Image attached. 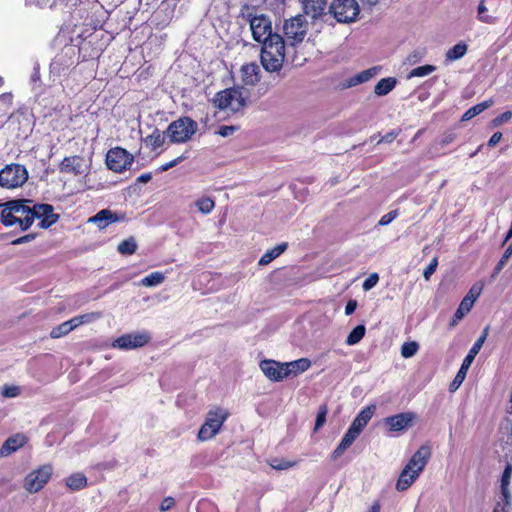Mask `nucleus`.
Wrapping results in <instances>:
<instances>
[{
	"mask_svg": "<svg viewBox=\"0 0 512 512\" xmlns=\"http://www.w3.org/2000/svg\"><path fill=\"white\" fill-rule=\"evenodd\" d=\"M86 169L87 165L85 160L79 155L65 157L59 165V171L61 173H70L75 176L83 174Z\"/></svg>",
	"mask_w": 512,
	"mask_h": 512,
	"instance_id": "obj_20",
	"label": "nucleus"
},
{
	"mask_svg": "<svg viewBox=\"0 0 512 512\" xmlns=\"http://www.w3.org/2000/svg\"><path fill=\"white\" fill-rule=\"evenodd\" d=\"M366 328L364 325H357L347 336L346 344L355 345L364 337Z\"/></svg>",
	"mask_w": 512,
	"mask_h": 512,
	"instance_id": "obj_32",
	"label": "nucleus"
},
{
	"mask_svg": "<svg viewBox=\"0 0 512 512\" xmlns=\"http://www.w3.org/2000/svg\"><path fill=\"white\" fill-rule=\"evenodd\" d=\"M66 485L73 491H79L87 486V478L83 473H74L66 478Z\"/></svg>",
	"mask_w": 512,
	"mask_h": 512,
	"instance_id": "obj_28",
	"label": "nucleus"
},
{
	"mask_svg": "<svg viewBox=\"0 0 512 512\" xmlns=\"http://www.w3.org/2000/svg\"><path fill=\"white\" fill-rule=\"evenodd\" d=\"M165 280V275L162 272L156 271L152 272L149 275L145 276L141 279L140 283L145 287H154L163 283Z\"/></svg>",
	"mask_w": 512,
	"mask_h": 512,
	"instance_id": "obj_31",
	"label": "nucleus"
},
{
	"mask_svg": "<svg viewBox=\"0 0 512 512\" xmlns=\"http://www.w3.org/2000/svg\"><path fill=\"white\" fill-rule=\"evenodd\" d=\"M398 136V132L396 131H391V132H388L387 134H385L384 136H382L379 140H378V144L379 143H391L393 142L396 137Z\"/></svg>",
	"mask_w": 512,
	"mask_h": 512,
	"instance_id": "obj_58",
	"label": "nucleus"
},
{
	"mask_svg": "<svg viewBox=\"0 0 512 512\" xmlns=\"http://www.w3.org/2000/svg\"><path fill=\"white\" fill-rule=\"evenodd\" d=\"M310 366L311 362L307 358H300L295 361L284 363L285 372H287V377H289L290 375L296 376L300 373H303L306 370H308Z\"/></svg>",
	"mask_w": 512,
	"mask_h": 512,
	"instance_id": "obj_26",
	"label": "nucleus"
},
{
	"mask_svg": "<svg viewBox=\"0 0 512 512\" xmlns=\"http://www.w3.org/2000/svg\"><path fill=\"white\" fill-rule=\"evenodd\" d=\"M419 349V344L415 341L405 342L401 347V355L404 358L413 357Z\"/></svg>",
	"mask_w": 512,
	"mask_h": 512,
	"instance_id": "obj_41",
	"label": "nucleus"
},
{
	"mask_svg": "<svg viewBox=\"0 0 512 512\" xmlns=\"http://www.w3.org/2000/svg\"><path fill=\"white\" fill-rule=\"evenodd\" d=\"M151 337L147 332H135L121 335L116 338L112 347L120 350H132L145 346Z\"/></svg>",
	"mask_w": 512,
	"mask_h": 512,
	"instance_id": "obj_14",
	"label": "nucleus"
},
{
	"mask_svg": "<svg viewBox=\"0 0 512 512\" xmlns=\"http://www.w3.org/2000/svg\"><path fill=\"white\" fill-rule=\"evenodd\" d=\"M198 124L189 117L173 121L167 128V135L173 143L188 141L197 131Z\"/></svg>",
	"mask_w": 512,
	"mask_h": 512,
	"instance_id": "obj_7",
	"label": "nucleus"
},
{
	"mask_svg": "<svg viewBox=\"0 0 512 512\" xmlns=\"http://www.w3.org/2000/svg\"><path fill=\"white\" fill-rule=\"evenodd\" d=\"M145 142L152 146L153 149L159 148L164 143V136L158 129H155L152 134L146 137Z\"/></svg>",
	"mask_w": 512,
	"mask_h": 512,
	"instance_id": "obj_38",
	"label": "nucleus"
},
{
	"mask_svg": "<svg viewBox=\"0 0 512 512\" xmlns=\"http://www.w3.org/2000/svg\"><path fill=\"white\" fill-rule=\"evenodd\" d=\"M396 79L393 77L382 78L375 86L374 92L378 96H385L394 89Z\"/></svg>",
	"mask_w": 512,
	"mask_h": 512,
	"instance_id": "obj_29",
	"label": "nucleus"
},
{
	"mask_svg": "<svg viewBox=\"0 0 512 512\" xmlns=\"http://www.w3.org/2000/svg\"><path fill=\"white\" fill-rule=\"evenodd\" d=\"M512 255V243L506 248V250L504 251L501 259L499 260V262L497 263V265L495 266L494 270H493V273L491 275V278L492 279H495L498 274L501 272V270L504 268V266L507 264L509 258L511 257Z\"/></svg>",
	"mask_w": 512,
	"mask_h": 512,
	"instance_id": "obj_34",
	"label": "nucleus"
},
{
	"mask_svg": "<svg viewBox=\"0 0 512 512\" xmlns=\"http://www.w3.org/2000/svg\"><path fill=\"white\" fill-rule=\"evenodd\" d=\"M502 138V133L501 132H495L489 139L488 141V146L489 147H494L495 145H497L500 140Z\"/></svg>",
	"mask_w": 512,
	"mask_h": 512,
	"instance_id": "obj_60",
	"label": "nucleus"
},
{
	"mask_svg": "<svg viewBox=\"0 0 512 512\" xmlns=\"http://www.w3.org/2000/svg\"><path fill=\"white\" fill-rule=\"evenodd\" d=\"M259 366L264 375L271 381L278 382L287 378V372H285L284 363L266 359L262 360Z\"/></svg>",
	"mask_w": 512,
	"mask_h": 512,
	"instance_id": "obj_18",
	"label": "nucleus"
},
{
	"mask_svg": "<svg viewBox=\"0 0 512 512\" xmlns=\"http://www.w3.org/2000/svg\"><path fill=\"white\" fill-rule=\"evenodd\" d=\"M482 289V283H476L471 287L467 295L462 299L458 309L454 314V319L451 323L452 326L455 325L458 320L462 319L465 314L471 310L475 300L480 296Z\"/></svg>",
	"mask_w": 512,
	"mask_h": 512,
	"instance_id": "obj_15",
	"label": "nucleus"
},
{
	"mask_svg": "<svg viewBox=\"0 0 512 512\" xmlns=\"http://www.w3.org/2000/svg\"><path fill=\"white\" fill-rule=\"evenodd\" d=\"M303 15L311 19V24L319 26L329 21L327 0H302Z\"/></svg>",
	"mask_w": 512,
	"mask_h": 512,
	"instance_id": "obj_10",
	"label": "nucleus"
},
{
	"mask_svg": "<svg viewBox=\"0 0 512 512\" xmlns=\"http://www.w3.org/2000/svg\"><path fill=\"white\" fill-rule=\"evenodd\" d=\"M227 419V414L223 413L221 409L209 411L204 424L198 432V439L200 441H207L213 438L222 427Z\"/></svg>",
	"mask_w": 512,
	"mask_h": 512,
	"instance_id": "obj_11",
	"label": "nucleus"
},
{
	"mask_svg": "<svg viewBox=\"0 0 512 512\" xmlns=\"http://www.w3.org/2000/svg\"><path fill=\"white\" fill-rule=\"evenodd\" d=\"M512 118V112L506 111L502 113L501 115L497 116L495 119H493L492 123L495 127L508 122Z\"/></svg>",
	"mask_w": 512,
	"mask_h": 512,
	"instance_id": "obj_53",
	"label": "nucleus"
},
{
	"mask_svg": "<svg viewBox=\"0 0 512 512\" xmlns=\"http://www.w3.org/2000/svg\"><path fill=\"white\" fill-rule=\"evenodd\" d=\"M243 88H228L216 93L213 101L221 110L238 112L246 106V96Z\"/></svg>",
	"mask_w": 512,
	"mask_h": 512,
	"instance_id": "obj_5",
	"label": "nucleus"
},
{
	"mask_svg": "<svg viewBox=\"0 0 512 512\" xmlns=\"http://www.w3.org/2000/svg\"><path fill=\"white\" fill-rule=\"evenodd\" d=\"M31 200H12L4 204L1 221L5 226L19 223L21 230H28L33 224Z\"/></svg>",
	"mask_w": 512,
	"mask_h": 512,
	"instance_id": "obj_3",
	"label": "nucleus"
},
{
	"mask_svg": "<svg viewBox=\"0 0 512 512\" xmlns=\"http://www.w3.org/2000/svg\"><path fill=\"white\" fill-rule=\"evenodd\" d=\"M238 18L248 23L252 38L262 45L260 60L268 72H278L284 62V39L273 31L272 19L257 6L244 3L240 7Z\"/></svg>",
	"mask_w": 512,
	"mask_h": 512,
	"instance_id": "obj_1",
	"label": "nucleus"
},
{
	"mask_svg": "<svg viewBox=\"0 0 512 512\" xmlns=\"http://www.w3.org/2000/svg\"><path fill=\"white\" fill-rule=\"evenodd\" d=\"M184 159H186V156H185V155H181V156H179V157H177V158H175V159L171 160L170 162H167V163H165V164L161 165V166L159 167V169H158V170H159L160 172L167 171V170H169V169H171V168L175 167L176 165H178V164H179L180 162H182Z\"/></svg>",
	"mask_w": 512,
	"mask_h": 512,
	"instance_id": "obj_51",
	"label": "nucleus"
},
{
	"mask_svg": "<svg viewBox=\"0 0 512 512\" xmlns=\"http://www.w3.org/2000/svg\"><path fill=\"white\" fill-rule=\"evenodd\" d=\"M436 70V67L433 65H424L419 66L411 70V72L408 74V79L412 77H424L426 75H429L430 73L434 72Z\"/></svg>",
	"mask_w": 512,
	"mask_h": 512,
	"instance_id": "obj_40",
	"label": "nucleus"
},
{
	"mask_svg": "<svg viewBox=\"0 0 512 512\" xmlns=\"http://www.w3.org/2000/svg\"><path fill=\"white\" fill-rule=\"evenodd\" d=\"M175 505V501L172 497H166L160 505V510L162 512H166L170 510Z\"/></svg>",
	"mask_w": 512,
	"mask_h": 512,
	"instance_id": "obj_57",
	"label": "nucleus"
},
{
	"mask_svg": "<svg viewBox=\"0 0 512 512\" xmlns=\"http://www.w3.org/2000/svg\"><path fill=\"white\" fill-rule=\"evenodd\" d=\"M71 331L72 330L70 324H68V322L65 321L51 330L50 337L53 339H58L67 335Z\"/></svg>",
	"mask_w": 512,
	"mask_h": 512,
	"instance_id": "obj_39",
	"label": "nucleus"
},
{
	"mask_svg": "<svg viewBox=\"0 0 512 512\" xmlns=\"http://www.w3.org/2000/svg\"><path fill=\"white\" fill-rule=\"evenodd\" d=\"M399 215V210L398 209H395V210H392L390 212H388L387 214L383 215L381 217V219L379 220V225L380 226H386L388 224H390L394 219H396Z\"/></svg>",
	"mask_w": 512,
	"mask_h": 512,
	"instance_id": "obj_46",
	"label": "nucleus"
},
{
	"mask_svg": "<svg viewBox=\"0 0 512 512\" xmlns=\"http://www.w3.org/2000/svg\"><path fill=\"white\" fill-rule=\"evenodd\" d=\"M133 160V155L121 147L110 149L106 154V165L108 169L117 173H121L129 168Z\"/></svg>",
	"mask_w": 512,
	"mask_h": 512,
	"instance_id": "obj_12",
	"label": "nucleus"
},
{
	"mask_svg": "<svg viewBox=\"0 0 512 512\" xmlns=\"http://www.w3.org/2000/svg\"><path fill=\"white\" fill-rule=\"evenodd\" d=\"M195 204L203 214H209L215 207V202L210 197H202Z\"/></svg>",
	"mask_w": 512,
	"mask_h": 512,
	"instance_id": "obj_37",
	"label": "nucleus"
},
{
	"mask_svg": "<svg viewBox=\"0 0 512 512\" xmlns=\"http://www.w3.org/2000/svg\"><path fill=\"white\" fill-rule=\"evenodd\" d=\"M136 249H137V244H136L135 239L132 237L122 241L118 245V251H119V253H121L123 255H131V254L135 253Z\"/></svg>",
	"mask_w": 512,
	"mask_h": 512,
	"instance_id": "obj_35",
	"label": "nucleus"
},
{
	"mask_svg": "<svg viewBox=\"0 0 512 512\" xmlns=\"http://www.w3.org/2000/svg\"><path fill=\"white\" fill-rule=\"evenodd\" d=\"M437 266H438V258L434 257L430 261L429 265L424 269L423 276H424L425 280L428 281L430 279L432 274L436 271Z\"/></svg>",
	"mask_w": 512,
	"mask_h": 512,
	"instance_id": "obj_48",
	"label": "nucleus"
},
{
	"mask_svg": "<svg viewBox=\"0 0 512 512\" xmlns=\"http://www.w3.org/2000/svg\"><path fill=\"white\" fill-rule=\"evenodd\" d=\"M242 80L246 85H255L260 81V68L256 63L243 65L241 68Z\"/></svg>",
	"mask_w": 512,
	"mask_h": 512,
	"instance_id": "obj_25",
	"label": "nucleus"
},
{
	"mask_svg": "<svg viewBox=\"0 0 512 512\" xmlns=\"http://www.w3.org/2000/svg\"><path fill=\"white\" fill-rule=\"evenodd\" d=\"M512 477V465L507 464L501 478V501L500 512H511V493L509 491V485Z\"/></svg>",
	"mask_w": 512,
	"mask_h": 512,
	"instance_id": "obj_17",
	"label": "nucleus"
},
{
	"mask_svg": "<svg viewBox=\"0 0 512 512\" xmlns=\"http://www.w3.org/2000/svg\"><path fill=\"white\" fill-rule=\"evenodd\" d=\"M51 475V465H43L25 477L24 487L29 493H36L45 486V484L51 478Z\"/></svg>",
	"mask_w": 512,
	"mask_h": 512,
	"instance_id": "obj_13",
	"label": "nucleus"
},
{
	"mask_svg": "<svg viewBox=\"0 0 512 512\" xmlns=\"http://www.w3.org/2000/svg\"><path fill=\"white\" fill-rule=\"evenodd\" d=\"M28 179V171L21 164H9L0 170V186L6 189L21 187Z\"/></svg>",
	"mask_w": 512,
	"mask_h": 512,
	"instance_id": "obj_8",
	"label": "nucleus"
},
{
	"mask_svg": "<svg viewBox=\"0 0 512 512\" xmlns=\"http://www.w3.org/2000/svg\"><path fill=\"white\" fill-rule=\"evenodd\" d=\"M288 247V244L283 242L276 245L274 248L267 250L260 258L258 264L261 266L267 265L280 256Z\"/></svg>",
	"mask_w": 512,
	"mask_h": 512,
	"instance_id": "obj_27",
	"label": "nucleus"
},
{
	"mask_svg": "<svg viewBox=\"0 0 512 512\" xmlns=\"http://www.w3.org/2000/svg\"><path fill=\"white\" fill-rule=\"evenodd\" d=\"M379 281V275L377 273L370 274L362 284L364 291L371 290Z\"/></svg>",
	"mask_w": 512,
	"mask_h": 512,
	"instance_id": "obj_43",
	"label": "nucleus"
},
{
	"mask_svg": "<svg viewBox=\"0 0 512 512\" xmlns=\"http://www.w3.org/2000/svg\"><path fill=\"white\" fill-rule=\"evenodd\" d=\"M431 450L428 446H421L410 458L403 468L396 483L398 491L407 490L420 476L424 470L429 458Z\"/></svg>",
	"mask_w": 512,
	"mask_h": 512,
	"instance_id": "obj_2",
	"label": "nucleus"
},
{
	"mask_svg": "<svg viewBox=\"0 0 512 512\" xmlns=\"http://www.w3.org/2000/svg\"><path fill=\"white\" fill-rule=\"evenodd\" d=\"M61 60H62L61 57H56L52 60V62L50 64V72L51 73L60 74L61 66H62Z\"/></svg>",
	"mask_w": 512,
	"mask_h": 512,
	"instance_id": "obj_54",
	"label": "nucleus"
},
{
	"mask_svg": "<svg viewBox=\"0 0 512 512\" xmlns=\"http://www.w3.org/2000/svg\"><path fill=\"white\" fill-rule=\"evenodd\" d=\"M152 178V175L151 173H144V174H141L138 178H137V182L139 183H147L151 180Z\"/></svg>",
	"mask_w": 512,
	"mask_h": 512,
	"instance_id": "obj_63",
	"label": "nucleus"
},
{
	"mask_svg": "<svg viewBox=\"0 0 512 512\" xmlns=\"http://www.w3.org/2000/svg\"><path fill=\"white\" fill-rule=\"evenodd\" d=\"M376 410V406L374 404L369 405L362 409L353 422L351 423L350 427L355 428L358 432H362V430L365 428V426L368 424V422L371 420L372 416L374 415Z\"/></svg>",
	"mask_w": 512,
	"mask_h": 512,
	"instance_id": "obj_24",
	"label": "nucleus"
},
{
	"mask_svg": "<svg viewBox=\"0 0 512 512\" xmlns=\"http://www.w3.org/2000/svg\"><path fill=\"white\" fill-rule=\"evenodd\" d=\"M492 105H493V100H491V99L481 102L479 104H476L475 106L469 108L463 114L461 120L468 121V120L474 118L475 116L479 115L480 113H482L484 110H486L487 108H489Z\"/></svg>",
	"mask_w": 512,
	"mask_h": 512,
	"instance_id": "obj_30",
	"label": "nucleus"
},
{
	"mask_svg": "<svg viewBox=\"0 0 512 512\" xmlns=\"http://www.w3.org/2000/svg\"><path fill=\"white\" fill-rule=\"evenodd\" d=\"M359 5L356 0H333L329 5V19L333 16L339 23H350L357 19Z\"/></svg>",
	"mask_w": 512,
	"mask_h": 512,
	"instance_id": "obj_6",
	"label": "nucleus"
},
{
	"mask_svg": "<svg viewBox=\"0 0 512 512\" xmlns=\"http://www.w3.org/2000/svg\"><path fill=\"white\" fill-rule=\"evenodd\" d=\"M356 307H357V302L355 300L348 301L345 306V314L351 315L352 313H354Z\"/></svg>",
	"mask_w": 512,
	"mask_h": 512,
	"instance_id": "obj_61",
	"label": "nucleus"
},
{
	"mask_svg": "<svg viewBox=\"0 0 512 512\" xmlns=\"http://www.w3.org/2000/svg\"><path fill=\"white\" fill-rule=\"evenodd\" d=\"M25 437L22 434H15L3 443L0 448V457H7L25 444Z\"/></svg>",
	"mask_w": 512,
	"mask_h": 512,
	"instance_id": "obj_23",
	"label": "nucleus"
},
{
	"mask_svg": "<svg viewBox=\"0 0 512 512\" xmlns=\"http://www.w3.org/2000/svg\"><path fill=\"white\" fill-rule=\"evenodd\" d=\"M295 465V462L287 461L284 459L274 458L270 461V466L275 470H286Z\"/></svg>",
	"mask_w": 512,
	"mask_h": 512,
	"instance_id": "obj_42",
	"label": "nucleus"
},
{
	"mask_svg": "<svg viewBox=\"0 0 512 512\" xmlns=\"http://www.w3.org/2000/svg\"><path fill=\"white\" fill-rule=\"evenodd\" d=\"M33 221L41 219L40 227L48 228L58 221L59 216L54 213V208L50 204H34L32 206Z\"/></svg>",
	"mask_w": 512,
	"mask_h": 512,
	"instance_id": "obj_16",
	"label": "nucleus"
},
{
	"mask_svg": "<svg viewBox=\"0 0 512 512\" xmlns=\"http://www.w3.org/2000/svg\"><path fill=\"white\" fill-rule=\"evenodd\" d=\"M326 415H327V407L325 405L321 406L319 408L316 421H315V430H318L320 427H322L326 421Z\"/></svg>",
	"mask_w": 512,
	"mask_h": 512,
	"instance_id": "obj_47",
	"label": "nucleus"
},
{
	"mask_svg": "<svg viewBox=\"0 0 512 512\" xmlns=\"http://www.w3.org/2000/svg\"><path fill=\"white\" fill-rule=\"evenodd\" d=\"M284 47L290 45L292 47L302 43L308 32V22L304 15L298 14L289 19L284 20L282 26Z\"/></svg>",
	"mask_w": 512,
	"mask_h": 512,
	"instance_id": "obj_4",
	"label": "nucleus"
},
{
	"mask_svg": "<svg viewBox=\"0 0 512 512\" xmlns=\"http://www.w3.org/2000/svg\"><path fill=\"white\" fill-rule=\"evenodd\" d=\"M424 49H416L407 57V62L411 65L418 63L425 56Z\"/></svg>",
	"mask_w": 512,
	"mask_h": 512,
	"instance_id": "obj_45",
	"label": "nucleus"
},
{
	"mask_svg": "<svg viewBox=\"0 0 512 512\" xmlns=\"http://www.w3.org/2000/svg\"><path fill=\"white\" fill-rule=\"evenodd\" d=\"M360 434L361 433L358 432L355 428L349 427L340 443L333 451L332 459L336 460L338 457H340L353 444V442L359 437Z\"/></svg>",
	"mask_w": 512,
	"mask_h": 512,
	"instance_id": "obj_22",
	"label": "nucleus"
},
{
	"mask_svg": "<svg viewBox=\"0 0 512 512\" xmlns=\"http://www.w3.org/2000/svg\"><path fill=\"white\" fill-rule=\"evenodd\" d=\"M488 332H489V327H486L483 330L482 335L475 341V343L469 350L468 354L464 358L459 371L457 372L455 378L453 379V381L451 382V384L449 386V389L451 392L456 391L460 387V385L463 383V381L466 377L467 370L469 369V367L472 364L476 355L481 350V348L487 338Z\"/></svg>",
	"mask_w": 512,
	"mask_h": 512,
	"instance_id": "obj_9",
	"label": "nucleus"
},
{
	"mask_svg": "<svg viewBox=\"0 0 512 512\" xmlns=\"http://www.w3.org/2000/svg\"><path fill=\"white\" fill-rule=\"evenodd\" d=\"M415 418L412 412H403L393 416L386 417L384 423L390 431L399 432L409 428Z\"/></svg>",
	"mask_w": 512,
	"mask_h": 512,
	"instance_id": "obj_19",
	"label": "nucleus"
},
{
	"mask_svg": "<svg viewBox=\"0 0 512 512\" xmlns=\"http://www.w3.org/2000/svg\"><path fill=\"white\" fill-rule=\"evenodd\" d=\"M78 316L81 319V323L85 324V323H90V322L98 319L100 317V314L93 312V313H87V314L78 315Z\"/></svg>",
	"mask_w": 512,
	"mask_h": 512,
	"instance_id": "obj_56",
	"label": "nucleus"
},
{
	"mask_svg": "<svg viewBox=\"0 0 512 512\" xmlns=\"http://www.w3.org/2000/svg\"><path fill=\"white\" fill-rule=\"evenodd\" d=\"M235 131V126H221L217 131V134H219L222 137H228L231 136Z\"/></svg>",
	"mask_w": 512,
	"mask_h": 512,
	"instance_id": "obj_55",
	"label": "nucleus"
},
{
	"mask_svg": "<svg viewBox=\"0 0 512 512\" xmlns=\"http://www.w3.org/2000/svg\"><path fill=\"white\" fill-rule=\"evenodd\" d=\"M34 238H35L34 234H27V235H24L22 237H19V238L13 240L11 242V244L12 245H20V244H23V243L30 242V241L34 240Z\"/></svg>",
	"mask_w": 512,
	"mask_h": 512,
	"instance_id": "obj_59",
	"label": "nucleus"
},
{
	"mask_svg": "<svg viewBox=\"0 0 512 512\" xmlns=\"http://www.w3.org/2000/svg\"><path fill=\"white\" fill-rule=\"evenodd\" d=\"M381 70L380 66H374L364 71H361V75L364 77V80L369 81L373 77H375Z\"/></svg>",
	"mask_w": 512,
	"mask_h": 512,
	"instance_id": "obj_52",
	"label": "nucleus"
},
{
	"mask_svg": "<svg viewBox=\"0 0 512 512\" xmlns=\"http://www.w3.org/2000/svg\"><path fill=\"white\" fill-rule=\"evenodd\" d=\"M487 7L485 5V0H481L477 7V19L483 23L492 24L495 21V18L491 15L487 14Z\"/></svg>",
	"mask_w": 512,
	"mask_h": 512,
	"instance_id": "obj_36",
	"label": "nucleus"
},
{
	"mask_svg": "<svg viewBox=\"0 0 512 512\" xmlns=\"http://www.w3.org/2000/svg\"><path fill=\"white\" fill-rule=\"evenodd\" d=\"M466 52L467 45L464 43H458L447 51L446 57L448 60H458L462 58Z\"/></svg>",
	"mask_w": 512,
	"mask_h": 512,
	"instance_id": "obj_33",
	"label": "nucleus"
},
{
	"mask_svg": "<svg viewBox=\"0 0 512 512\" xmlns=\"http://www.w3.org/2000/svg\"><path fill=\"white\" fill-rule=\"evenodd\" d=\"M67 322H68V324H70L71 330H74L78 326L82 325L81 319L79 318V316H75V317L71 318L70 320H68Z\"/></svg>",
	"mask_w": 512,
	"mask_h": 512,
	"instance_id": "obj_62",
	"label": "nucleus"
},
{
	"mask_svg": "<svg viewBox=\"0 0 512 512\" xmlns=\"http://www.w3.org/2000/svg\"><path fill=\"white\" fill-rule=\"evenodd\" d=\"M30 81L34 88L41 86V79H40V66L38 63L34 64L33 67V73L31 75Z\"/></svg>",
	"mask_w": 512,
	"mask_h": 512,
	"instance_id": "obj_50",
	"label": "nucleus"
},
{
	"mask_svg": "<svg viewBox=\"0 0 512 512\" xmlns=\"http://www.w3.org/2000/svg\"><path fill=\"white\" fill-rule=\"evenodd\" d=\"M123 218L124 216H120L109 209H102L90 217L88 222L96 224L99 229H105L110 224L118 222Z\"/></svg>",
	"mask_w": 512,
	"mask_h": 512,
	"instance_id": "obj_21",
	"label": "nucleus"
},
{
	"mask_svg": "<svg viewBox=\"0 0 512 512\" xmlns=\"http://www.w3.org/2000/svg\"><path fill=\"white\" fill-rule=\"evenodd\" d=\"M20 394V387L16 385H6L2 389V395L6 398H14Z\"/></svg>",
	"mask_w": 512,
	"mask_h": 512,
	"instance_id": "obj_44",
	"label": "nucleus"
},
{
	"mask_svg": "<svg viewBox=\"0 0 512 512\" xmlns=\"http://www.w3.org/2000/svg\"><path fill=\"white\" fill-rule=\"evenodd\" d=\"M367 82L366 80H364V77L361 75V73H358L352 77H350L346 83L344 84V87L345 88H350V87H354L356 85H359V84H362V83H365Z\"/></svg>",
	"mask_w": 512,
	"mask_h": 512,
	"instance_id": "obj_49",
	"label": "nucleus"
},
{
	"mask_svg": "<svg viewBox=\"0 0 512 512\" xmlns=\"http://www.w3.org/2000/svg\"><path fill=\"white\" fill-rule=\"evenodd\" d=\"M49 1L50 0H26L27 3L36 4L37 6H39L41 8L48 5Z\"/></svg>",
	"mask_w": 512,
	"mask_h": 512,
	"instance_id": "obj_64",
	"label": "nucleus"
}]
</instances>
